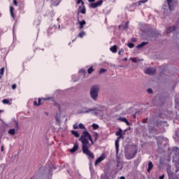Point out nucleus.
I'll return each instance as SVG.
<instances>
[{
	"label": "nucleus",
	"mask_w": 179,
	"mask_h": 179,
	"mask_svg": "<svg viewBox=\"0 0 179 179\" xmlns=\"http://www.w3.org/2000/svg\"><path fill=\"white\" fill-rule=\"evenodd\" d=\"M84 36H86V32L82 31L78 34V37H80V38H83Z\"/></svg>",
	"instance_id": "obj_22"
},
{
	"label": "nucleus",
	"mask_w": 179,
	"mask_h": 179,
	"mask_svg": "<svg viewBox=\"0 0 179 179\" xmlns=\"http://www.w3.org/2000/svg\"><path fill=\"white\" fill-rule=\"evenodd\" d=\"M146 122H148V117L146 119H145L144 120H143V124H146Z\"/></svg>",
	"instance_id": "obj_41"
},
{
	"label": "nucleus",
	"mask_w": 179,
	"mask_h": 179,
	"mask_svg": "<svg viewBox=\"0 0 179 179\" xmlns=\"http://www.w3.org/2000/svg\"><path fill=\"white\" fill-rule=\"evenodd\" d=\"M13 10H15V8H13V6H10V13L11 17H13V19H15V13H13Z\"/></svg>",
	"instance_id": "obj_16"
},
{
	"label": "nucleus",
	"mask_w": 179,
	"mask_h": 179,
	"mask_svg": "<svg viewBox=\"0 0 179 179\" xmlns=\"http://www.w3.org/2000/svg\"><path fill=\"white\" fill-rule=\"evenodd\" d=\"M78 149H79V145L76 143V144H74L73 148L70 149V152H71V153H75V152H76V150H78Z\"/></svg>",
	"instance_id": "obj_14"
},
{
	"label": "nucleus",
	"mask_w": 179,
	"mask_h": 179,
	"mask_svg": "<svg viewBox=\"0 0 179 179\" xmlns=\"http://www.w3.org/2000/svg\"><path fill=\"white\" fill-rule=\"evenodd\" d=\"M71 134L72 135H73L76 138H79V136H80V135H79V133L77 131L75 130H72L71 131Z\"/></svg>",
	"instance_id": "obj_20"
},
{
	"label": "nucleus",
	"mask_w": 179,
	"mask_h": 179,
	"mask_svg": "<svg viewBox=\"0 0 179 179\" xmlns=\"http://www.w3.org/2000/svg\"><path fill=\"white\" fill-rule=\"evenodd\" d=\"M73 129H79V124H78V123H76L73 124Z\"/></svg>",
	"instance_id": "obj_34"
},
{
	"label": "nucleus",
	"mask_w": 179,
	"mask_h": 179,
	"mask_svg": "<svg viewBox=\"0 0 179 179\" xmlns=\"http://www.w3.org/2000/svg\"><path fill=\"white\" fill-rule=\"evenodd\" d=\"M149 43H148V42H142L141 43H140V44H138V45H137V48H143V47H145V45H147V44H148Z\"/></svg>",
	"instance_id": "obj_17"
},
{
	"label": "nucleus",
	"mask_w": 179,
	"mask_h": 179,
	"mask_svg": "<svg viewBox=\"0 0 179 179\" xmlns=\"http://www.w3.org/2000/svg\"><path fill=\"white\" fill-rule=\"evenodd\" d=\"M78 24H80L79 29L80 30H82V29L85 27V24H86V21L85 20L79 21V17H78Z\"/></svg>",
	"instance_id": "obj_12"
},
{
	"label": "nucleus",
	"mask_w": 179,
	"mask_h": 179,
	"mask_svg": "<svg viewBox=\"0 0 179 179\" xmlns=\"http://www.w3.org/2000/svg\"><path fill=\"white\" fill-rule=\"evenodd\" d=\"M110 50L111 52H113V54H115L117 52V45H115L110 47Z\"/></svg>",
	"instance_id": "obj_18"
},
{
	"label": "nucleus",
	"mask_w": 179,
	"mask_h": 179,
	"mask_svg": "<svg viewBox=\"0 0 179 179\" xmlns=\"http://www.w3.org/2000/svg\"><path fill=\"white\" fill-rule=\"evenodd\" d=\"M0 113H1V111L0 110Z\"/></svg>",
	"instance_id": "obj_51"
},
{
	"label": "nucleus",
	"mask_w": 179,
	"mask_h": 179,
	"mask_svg": "<svg viewBox=\"0 0 179 179\" xmlns=\"http://www.w3.org/2000/svg\"><path fill=\"white\" fill-rule=\"evenodd\" d=\"M104 72H107V69H101L99 71V75H101V73H104Z\"/></svg>",
	"instance_id": "obj_28"
},
{
	"label": "nucleus",
	"mask_w": 179,
	"mask_h": 179,
	"mask_svg": "<svg viewBox=\"0 0 179 179\" xmlns=\"http://www.w3.org/2000/svg\"><path fill=\"white\" fill-rule=\"evenodd\" d=\"M152 169H153V163L152 162V161H150L148 163V168L147 169L148 173H150Z\"/></svg>",
	"instance_id": "obj_15"
},
{
	"label": "nucleus",
	"mask_w": 179,
	"mask_h": 179,
	"mask_svg": "<svg viewBox=\"0 0 179 179\" xmlns=\"http://www.w3.org/2000/svg\"><path fill=\"white\" fill-rule=\"evenodd\" d=\"M136 153H138V149H135L134 150H131L130 153L126 154V158L127 160H131V159H134L135 156H136Z\"/></svg>",
	"instance_id": "obj_3"
},
{
	"label": "nucleus",
	"mask_w": 179,
	"mask_h": 179,
	"mask_svg": "<svg viewBox=\"0 0 179 179\" xmlns=\"http://www.w3.org/2000/svg\"><path fill=\"white\" fill-rule=\"evenodd\" d=\"M94 136H95V141H97V138H99V134L96 133Z\"/></svg>",
	"instance_id": "obj_40"
},
{
	"label": "nucleus",
	"mask_w": 179,
	"mask_h": 179,
	"mask_svg": "<svg viewBox=\"0 0 179 179\" xmlns=\"http://www.w3.org/2000/svg\"><path fill=\"white\" fill-rule=\"evenodd\" d=\"M103 5V0H99L95 3H92L90 4V7L92 8V9H96L98 6H101Z\"/></svg>",
	"instance_id": "obj_5"
},
{
	"label": "nucleus",
	"mask_w": 179,
	"mask_h": 179,
	"mask_svg": "<svg viewBox=\"0 0 179 179\" xmlns=\"http://www.w3.org/2000/svg\"><path fill=\"white\" fill-rule=\"evenodd\" d=\"M79 3H81L82 6L85 5V2H83V0H77V5H79Z\"/></svg>",
	"instance_id": "obj_30"
},
{
	"label": "nucleus",
	"mask_w": 179,
	"mask_h": 179,
	"mask_svg": "<svg viewBox=\"0 0 179 179\" xmlns=\"http://www.w3.org/2000/svg\"><path fill=\"white\" fill-rule=\"evenodd\" d=\"M120 138H117L115 141L116 155H118V152L120 150Z\"/></svg>",
	"instance_id": "obj_9"
},
{
	"label": "nucleus",
	"mask_w": 179,
	"mask_h": 179,
	"mask_svg": "<svg viewBox=\"0 0 179 179\" xmlns=\"http://www.w3.org/2000/svg\"><path fill=\"white\" fill-rule=\"evenodd\" d=\"M159 179H164V175L159 176Z\"/></svg>",
	"instance_id": "obj_44"
},
{
	"label": "nucleus",
	"mask_w": 179,
	"mask_h": 179,
	"mask_svg": "<svg viewBox=\"0 0 179 179\" xmlns=\"http://www.w3.org/2000/svg\"><path fill=\"white\" fill-rule=\"evenodd\" d=\"M16 87H17V86L16 85V84H13V85H12V89H13V90H16Z\"/></svg>",
	"instance_id": "obj_37"
},
{
	"label": "nucleus",
	"mask_w": 179,
	"mask_h": 179,
	"mask_svg": "<svg viewBox=\"0 0 179 179\" xmlns=\"http://www.w3.org/2000/svg\"><path fill=\"white\" fill-rule=\"evenodd\" d=\"M79 141L82 143V150L84 155L88 156V159H94V154L89 150V147L90 146L89 141H90L93 145V138H92L90 133H89L87 130L85 129L79 138Z\"/></svg>",
	"instance_id": "obj_1"
},
{
	"label": "nucleus",
	"mask_w": 179,
	"mask_h": 179,
	"mask_svg": "<svg viewBox=\"0 0 179 179\" xmlns=\"http://www.w3.org/2000/svg\"><path fill=\"white\" fill-rule=\"evenodd\" d=\"M177 30V26L173 25L172 27H169L167 29H166V33L167 34H170V33L173 32V31H176Z\"/></svg>",
	"instance_id": "obj_7"
},
{
	"label": "nucleus",
	"mask_w": 179,
	"mask_h": 179,
	"mask_svg": "<svg viewBox=\"0 0 179 179\" xmlns=\"http://www.w3.org/2000/svg\"><path fill=\"white\" fill-rule=\"evenodd\" d=\"M100 90V87H99L98 85H93L91 87L90 90V96L92 99V100H97L98 97H99V92Z\"/></svg>",
	"instance_id": "obj_2"
},
{
	"label": "nucleus",
	"mask_w": 179,
	"mask_h": 179,
	"mask_svg": "<svg viewBox=\"0 0 179 179\" xmlns=\"http://www.w3.org/2000/svg\"><path fill=\"white\" fill-rule=\"evenodd\" d=\"M8 133L9 135H15V134H16V130L15 129H10Z\"/></svg>",
	"instance_id": "obj_23"
},
{
	"label": "nucleus",
	"mask_w": 179,
	"mask_h": 179,
	"mask_svg": "<svg viewBox=\"0 0 179 179\" xmlns=\"http://www.w3.org/2000/svg\"><path fill=\"white\" fill-rule=\"evenodd\" d=\"M80 73H83V75H84L85 76V75H86L87 73V71L86 70H85V69H82L81 70H80Z\"/></svg>",
	"instance_id": "obj_31"
},
{
	"label": "nucleus",
	"mask_w": 179,
	"mask_h": 179,
	"mask_svg": "<svg viewBox=\"0 0 179 179\" xmlns=\"http://www.w3.org/2000/svg\"><path fill=\"white\" fill-rule=\"evenodd\" d=\"M147 92H148V93H149L150 94H152V93H153V90H152V89H150V88L148 89V90H147Z\"/></svg>",
	"instance_id": "obj_36"
},
{
	"label": "nucleus",
	"mask_w": 179,
	"mask_h": 179,
	"mask_svg": "<svg viewBox=\"0 0 179 179\" xmlns=\"http://www.w3.org/2000/svg\"><path fill=\"white\" fill-rule=\"evenodd\" d=\"M78 13H82L83 15H86V8H85V4L83 6H79Z\"/></svg>",
	"instance_id": "obj_8"
},
{
	"label": "nucleus",
	"mask_w": 179,
	"mask_h": 179,
	"mask_svg": "<svg viewBox=\"0 0 179 179\" xmlns=\"http://www.w3.org/2000/svg\"><path fill=\"white\" fill-rule=\"evenodd\" d=\"M1 152H3V145L1 146Z\"/></svg>",
	"instance_id": "obj_45"
},
{
	"label": "nucleus",
	"mask_w": 179,
	"mask_h": 179,
	"mask_svg": "<svg viewBox=\"0 0 179 179\" xmlns=\"http://www.w3.org/2000/svg\"><path fill=\"white\" fill-rule=\"evenodd\" d=\"M87 72L89 75H90V73H93V72H94V69H93V66L90 67L87 70Z\"/></svg>",
	"instance_id": "obj_26"
},
{
	"label": "nucleus",
	"mask_w": 179,
	"mask_h": 179,
	"mask_svg": "<svg viewBox=\"0 0 179 179\" xmlns=\"http://www.w3.org/2000/svg\"><path fill=\"white\" fill-rule=\"evenodd\" d=\"M13 4L15 5V6H17V1L13 0Z\"/></svg>",
	"instance_id": "obj_38"
},
{
	"label": "nucleus",
	"mask_w": 179,
	"mask_h": 179,
	"mask_svg": "<svg viewBox=\"0 0 179 179\" xmlns=\"http://www.w3.org/2000/svg\"><path fill=\"white\" fill-rule=\"evenodd\" d=\"M91 111H96V108H87L84 113L85 114H87V113H91Z\"/></svg>",
	"instance_id": "obj_24"
},
{
	"label": "nucleus",
	"mask_w": 179,
	"mask_h": 179,
	"mask_svg": "<svg viewBox=\"0 0 179 179\" xmlns=\"http://www.w3.org/2000/svg\"><path fill=\"white\" fill-rule=\"evenodd\" d=\"M129 22H128L126 23V28L128 27V24H129Z\"/></svg>",
	"instance_id": "obj_47"
},
{
	"label": "nucleus",
	"mask_w": 179,
	"mask_h": 179,
	"mask_svg": "<svg viewBox=\"0 0 179 179\" xmlns=\"http://www.w3.org/2000/svg\"><path fill=\"white\" fill-rule=\"evenodd\" d=\"M166 2L170 10H173V6H171V2H173V0H166Z\"/></svg>",
	"instance_id": "obj_21"
},
{
	"label": "nucleus",
	"mask_w": 179,
	"mask_h": 179,
	"mask_svg": "<svg viewBox=\"0 0 179 179\" xmlns=\"http://www.w3.org/2000/svg\"><path fill=\"white\" fill-rule=\"evenodd\" d=\"M121 52H124V50L121 49L119 52H118V55H121Z\"/></svg>",
	"instance_id": "obj_39"
},
{
	"label": "nucleus",
	"mask_w": 179,
	"mask_h": 179,
	"mask_svg": "<svg viewBox=\"0 0 179 179\" xmlns=\"http://www.w3.org/2000/svg\"><path fill=\"white\" fill-rule=\"evenodd\" d=\"M131 61H132L133 62H136V59H135V58H131Z\"/></svg>",
	"instance_id": "obj_42"
},
{
	"label": "nucleus",
	"mask_w": 179,
	"mask_h": 179,
	"mask_svg": "<svg viewBox=\"0 0 179 179\" xmlns=\"http://www.w3.org/2000/svg\"><path fill=\"white\" fill-rule=\"evenodd\" d=\"M145 73H146L147 75H155L156 73V69L148 68L145 70Z\"/></svg>",
	"instance_id": "obj_6"
},
{
	"label": "nucleus",
	"mask_w": 179,
	"mask_h": 179,
	"mask_svg": "<svg viewBox=\"0 0 179 179\" xmlns=\"http://www.w3.org/2000/svg\"><path fill=\"white\" fill-rule=\"evenodd\" d=\"M105 159H107V155L102 153L99 157L96 159V160L94 162V166H97L99 165V163H101L103 160H105Z\"/></svg>",
	"instance_id": "obj_4"
},
{
	"label": "nucleus",
	"mask_w": 179,
	"mask_h": 179,
	"mask_svg": "<svg viewBox=\"0 0 179 179\" xmlns=\"http://www.w3.org/2000/svg\"><path fill=\"white\" fill-rule=\"evenodd\" d=\"M132 41H135V38H132Z\"/></svg>",
	"instance_id": "obj_49"
},
{
	"label": "nucleus",
	"mask_w": 179,
	"mask_h": 179,
	"mask_svg": "<svg viewBox=\"0 0 179 179\" xmlns=\"http://www.w3.org/2000/svg\"><path fill=\"white\" fill-rule=\"evenodd\" d=\"M115 135L116 136H119L117 137L119 138V139H121V138L124 139V136H122V130L121 129V128L118 129V131L115 133Z\"/></svg>",
	"instance_id": "obj_11"
},
{
	"label": "nucleus",
	"mask_w": 179,
	"mask_h": 179,
	"mask_svg": "<svg viewBox=\"0 0 179 179\" xmlns=\"http://www.w3.org/2000/svg\"><path fill=\"white\" fill-rule=\"evenodd\" d=\"M93 129L96 130V129H99V124H93L92 125Z\"/></svg>",
	"instance_id": "obj_32"
},
{
	"label": "nucleus",
	"mask_w": 179,
	"mask_h": 179,
	"mask_svg": "<svg viewBox=\"0 0 179 179\" xmlns=\"http://www.w3.org/2000/svg\"><path fill=\"white\" fill-rule=\"evenodd\" d=\"M149 0H140L137 3H134L131 6H135V5H138V6H141L142 3H146Z\"/></svg>",
	"instance_id": "obj_10"
},
{
	"label": "nucleus",
	"mask_w": 179,
	"mask_h": 179,
	"mask_svg": "<svg viewBox=\"0 0 179 179\" xmlns=\"http://www.w3.org/2000/svg\"><path fill=\"white\" fill-rule=\"evenodd\" d=\"M120 179H125V177L124 176H121Z\"/></svg>",
	"instance_id": "obj_48"
},
{
	"label": "nucleus",
	"mask_w": 179,
	"mask_h": 179,
	"mask_svg": "<svg viewBox=\"0 0 179 179\" xmlns=\"http://www.w3.org/2000/svg\"><path fill=\"white\" fill-rule=\"evenodd\" d=\"M96 0H88L89 2H94Z\"/></svg>",
	"instance_id": "obj_46"
},
{
	"label": "nucleus",
	"mask_w": 179,
	"mask_h": 179,
	"mask_svg": "<svg viewBox=\"0 0 179 179\" xmlns=\"http://www.w3.org/2000/svg\"><path fill=\"white\" fill-rule=\"evenodd\" d=\"M127 45H128L129 48H134L135 45L132 43H129Z\"/></svg>",
	"instance_id": "obj_35"
},
{
	"label": "nucleus",
	"mask_w": 179,
	"mask_h": 179,
	"mask_svg": "<svg viewBox=\"0 0 179 179\" xmlns=\"http://www.w3.org/2000/svg\"><path fill=\"white\" fill-rule=\"evenodd\" d=\"M124 61H127V58L124 59Z\"/></svg>",
	"instance_id": "obj_50"
},
{
	"label": "nucleus",
	"mask_w": 179,
	"mask_h": 179,
	"mask_svg": "<svg viewBox=\"0 0 179 179\" xmlns=\"http://www.w3.org/2000/svg\"><path fill=\"white\" fill-rule=\"evenodd\" d=\"M5 72V68H1L0 69V79L2 78V76H3V73Z\"/></svg>",
	"instance_id": "obj_25"
},
{
	"label": "nucleus",
	"mask_w": 179,
	"mask_h": 179,
	"mask_svg": "<svg viewBox=\"0 0 179 179\" xmlns=\"http://www.w3.org/2000/svg\"><path fill=\"white\" fill-rule=\"evenodd\" d=\"M34 106H41V99L38 98V103H37V101H34Z\"/></svg>",
	"instance_id": "obj_19"
},
{
	"label": "nucleus",
	"mask_w": 179,
	"mask_h": 179,
	"mask_svg": "<svg viewBox=\"0 0 179 179\" xmlns=\"http://www.w3.org/2000/svg\"><path fill=\"white\" fill-rule=\"evenodd\" d=\"M78 128H79L80 129H85V125H83V124H82V123H80V124H78Z\"/></svg>",
	"instance_id": "obj_33"
},
{
	"label": "nucleus",
	"mask_w": 179,
	"mask_h": 179,
	"mask_svg": "<svg viewBox=\"0 0 179 179\" xmlns=\"http://www.w3.org/2000/svg\"><path fill=\"white\" fill-rule=\"evenodd\" d=\"M15 128H17V129H19V124H17V122H16V124H15Z\"/></svg>",
	"instance_id": "obj_43"
},
{
	"label": "nucleus",
	"mask_w": 179,
	"mask_h": 179,
	"mask_svg": "<svg viewBox=\"0 0 179 179\" xmlns=\"http://www.w3.org/2000/svg\"><path fill=\"white\" fill-rule=\"evenodd\" d=\"M117 121H120L121 122H125L127 125L129 126V122L125 117H118Z\"/></svg>",
	"instance_id": "obj_13"
},
{
	"label": "nucleus",
	"mask_w": 179,
	"mask_h": 179,
	"mask_svg": "<svg viewBox=\"0 0 179 179\" xmlns=\"http://www.w3.org/2000/svg\"><path fill=\"white\" fill-rule=\"evenodd\" d=\"M2 103H3V104H9V105L12 104V103H10V102L8 101V99H3V100L2 101Z\"/></svg>",
	"instance_id": "obj_27"
},
{
	"label": "nucleus",
	"mask_w": 179,
	"mask_h": 179,
	"mask_svg": "<svg viewBox=\"0 0 179 179\" xmlns=\"http://www.w3.org/2000/svg\"><path fill=\"white\" fill-rule=\"evenodd\" d=\"M55 106L58 108L59 111H61V106L59 105V103L55 102Z\"/></svg>",
	"instance_id": "obj_29"
}]
</instances>
